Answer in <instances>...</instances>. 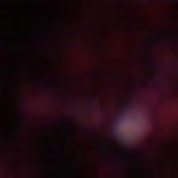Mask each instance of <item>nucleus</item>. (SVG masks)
Returning a JSON list of instances; mask_svg holds the SVG:
<instances>
[{"label":"nucleus","mask_w":178,"mask_h":178,"mask_svg":"<svg viewBox=\"0 0 178 178\" xmlns=\"http://www.w3.org/2000/svg\"><path fill=\"white\" fill-rule=\"evenodd\" d=\"M22 118H23V119H24V118H25V117H24V116H22Z\"/></svg>","instance_id":"nucleus-1"}]
</instances>
